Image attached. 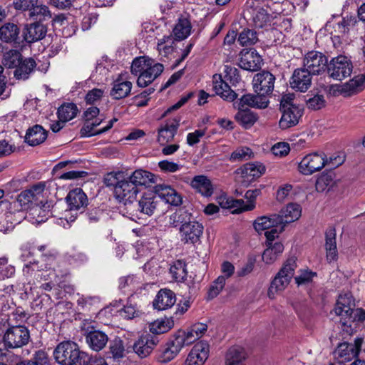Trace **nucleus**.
Wrapping results in <instances>:
<instances>
[{
  "label": "nucleus",
  "mask_w": 365,
  "mask_h": 365,
  "mask_svg": "<svg viewBox=\"0 0 365 365\" xmlns=\"http://www.w3.org/2000/svg\"><path fill=\"white\" fill-rule=\"evenodd\" d=\"M202 232L203 226L196 221L185 222L180 228L181 240L185 243L194 244L198 242Z\"/></svg>",
  "instance_id": "nucleus-11"
},
{
  "label": "nucleus",
  "mask_w": 365,
  "mask_h": 365,
  "mask_svg": "<svg viewBox=\"0 0 365 365\" xmlns=\"http://www.w3.org/2000/svg\"><path fill=\"white\" fill-rule=\"evenodd\" d=\"M110 352L114 359H120L124 356L125 349L122 340L115 339L110 345Z\"/></svg>",
  "instance_id": "nucleus-60"
},
{
  "label": "nucleus",
  "mask_w": 365,
  "mask_h": 365,
  "mask_svg": "<svg viewBox=\"0 0 365 365\" xmlns=\"http://www.w3.org/2000/svg\"><path fill=\"white\" fill-rule=\"evenodd\" d=\"M245 349L239 346H234L229 349L225 356L226 365H244L243 361L246 359Z\"/></svg>",
  "instance_id": "nucleus-39"
},
{
  "label": "nucleus",
  "mask_w": 365,
  "mask_h": 365,
  "mask_svg": "<svg viewBox=\"0 0 365 365\" xmlns=\"http://www.w3.org/2000/svg\"><path fill=\"white\" fill-rule=\"evenodd\" d=\"M176 302L175 294L169 289H161L157 293L153 306L158 311L166 310L171 308Z\"/></svg>",
  "instance_id": "nucleus-16"
},
{
  "label": "nucleus",
  "mask_w": 365,
  "mask_h": 365,
  "mask_svg": "<svg viewBox=\"0 0 365 365\" xmlns=\"http://www.w3.org/2000/svg\"><path fill=\"white\" fill-rule=\"evenodd\" d=\"M353 68L352 62L348 57L339 55L332 58L328 63L327 73L331 78L342 81L350 76Z\"/></svg>",
  "instance_id": "nucleus-4"
},
{
  "label": "nucleus",
  "mask_w": 365,
  "mask_h": 365,
  "mask_svg": "<svg viewBox=\"0 0 365 365\" xmlns=\"http://www.w3.org/2000/svg\"><path fill=\"white\" fill-rule=\"evenodd\" d=\"M312 75L304 68L296 69L291 78V87L301 92H305L311 86Z\"/></svg>",
  "instance_id": "nucleus-17"
},
{
  "label": "nucleus",
  "mask_w": 365,
  "mask_h": 365,
  "mask_svg": "<svg viewBox=\"0 0 365 365\" xmlns=\"http://www.w3.org/2000/svg\"><path fill=\"white\" fill-rule=\"evenodd\" d=\"M255 230L260 233L266 230L280 226V218L277 214L258 217L253 222Z\"/></svg>",
  "instance_id": "nucleus-29"
},
{
  "label": "nucleus",
  "mask_w": 365,
  "mask_h": 365,
  "mask_svg": "<svg viewBox=\"0 0 365 365\" xmlns=\"http://www.w3.org/2000/svg\"><path fill=\"white\" fill-rule=\"evenodd\" d=\"M155 193L168 204L178 206L182 203L180 195L170 186L157 185L154 187Z\"/></svg>",
  "instance_id": "nucleus-21"
},
{
  "label": "nucleus",
  "mask_w": 365,
  "mask_h": 365,
  "mask_svg": "<svg viewBox=\"0 0 365 365\" xmlns=\"http://www.w3.org/2000/svg\"><path fill=\"white\" fill-rule=\"evenodd\" d=\"M78 364L79 365H108L104 359L90 356L86 352L81 355V359Z\"/></svg>",
  "instance_id": "nucleus-64"
},
{
  "label": "nucleus",
  "mask_w": 365,
  "mask_h": 365,
  "mask_svg": "<svg viewBox=\"0 0 365 365\" xmlns=\"http://www.w3.org/2000/svg\"><path fill=\"white\" fill-rule=\"evenodd\" d=\"M46 32L47 28L41 23H32L27 25L24 29V39L28 43H33L43 38Z\"/></svg>",
  "instance_id": "nucleus-23"
},
{
  "label": "nucleus",
  "mask_w": 365,
  "mask_h": 365,
  "mask_svg": "<svg viewBox=\"0 0 365 365\" xmlns=\"http://www.w3.org/2000/svg\"><path fill=\"white\" fill-rule=\"evenodd\" d=\"M78 346L71 341L60 343L54 349L53 356L56 361L61 365H75L79 363L81 355Z\"/></svg>",
  "instance_id": "nucleus-3"
},
{
  "label": "nucleus",
  "mask_w": 365,
  "mask_h": 365,
  "mask_svg": "<svg viewBox=\"0 0 365 365\" xmlns=\"http://www.w3.org/2000/svg\"><path fill=\"white\" fill-rule=\"evenodd\" d=\"M156 343L150 335L140 337L133 344L134 352L140 358L147 357L153 351Z\"/></svg>",
  "instance_id": "nucleus-24"
},
{
  "label": "nucleus",
  "mask_w": 365,
  "mask_h": 365,
  "mask_svg": "<svg viewBox=\"0 0 365 365\" xmlns=\"http://www.w3.org/2000/svg\"><path fill=\"white\" fill-rule=\"evenodd\" d=\"M262 59L255 49L242 50L240 52L239 66L244 70L255 71L261 68Z\"/></svg>",
  "instance_id": "nucleus-13"
},
{
  "label": "nucleus",
  "mask_w": 365,
  "mask_h": 365,
  "mask_svg": "<svg viewBox=\"0 0 365 365\" xmlns=\"http://www.w3.org/2000/svg\"><path fill=\"white\" fill-rule=\"evenodd\" d=\"M361 344V339H356L354 343H341L335 350V355L342 361H349L358 355Z\"/></svg>",
  "instance_id": "nucleus-15"
},
{
  "label": "nucleus",
  "mask_w": 365,
  "mask_h": 365,
  "mask_svg": "<svg viewBox=\"0 0 365 365\" xmlns=\"http://www.w3.org/2000/svg\"><path fill=\"white\" fill-rule=\"evenodd\" d=\"M46 138V131L42 126L36 125L27 130L25 141L31 146H36L44 142Z\"/></svg>",
  "instance_id": "nucleus-34"
},
{
  "label": "nucleus",
  "mask_w": 365,
  "mask_h": 365,
  "mask_svg": "<svg viewBox=\"0 0 365 365\" xmlns=\"http://www.w3.org/2000/svg\"><path fill=\"white\" fill-rule=\"evenodd\" d=\"M274 19L267 9L262 7H256L252 11V21L256 28L263 29L271 26Z\"/></svg>",
  "instance_id": "nucleus-28"
},
{
  "label": "nucleus",
  "mask_w": 365,
  "mask_h": 365,
  "mask_svg": "<svg viewBox=\"0 0 365 365\" xmlns=\"http://www.w3.org/2000/svg\"><path fill=\"white\" fill-rule=\"evenodd\" d=\"M235 119L244 128H249L257 121V116L252 111L242 108L236 113Z\"/></svg>",
  "instance_id": "nucleus-45"
},
{
  "label": "nucleus",
  "mask_w": 365,
  "mask_h": 365,
  "mask_svg": "<svg viewBox=\"0 0 365 365\" xmlns=\"http://www.w3.org/2000/svg\"><path fill=\"white\" fill-rule=\"evenodd\" d=\"M154 61L145 56L135 58L131 64V73L135 76H140L145 73Z\"/></svg>",
  "instance_id": "nucleus-47"
},
{
  "label": "nucleus",
  "mask_w": 365,
  "mask_h": 365,
  "mask_svg": "<svg viewBox=\"0 0 365 365\" xmlns=\"http://www.w3.org/2000/svg\"><path fill=\"white\" fill-rule=\"evenodd\" d=\"M86 339L90 348L96 351L103 349L108 340L107 335L98 330L89 331L86 336Z\"/></svg>",
  "instance_id": "nucleus-30"
},
{
  "label": "nucleus",
  "mask_w": 365,
  "mask_h": 365,
  "mask_svg": "<svg viewBox=\"0 0 365 365\" xmlns=\"http://www.w3.org/2000/svg\"><path fill=\"white\" fill-rule=\"evenodd\" d=\"M123 172H110L104 177V183L107 187L113 186L115 188L123 179Z\"/></svg>",
  "instance_id": "nucleus-57"
},
{
  "label": "nucleus",
  "mask_w": 365,
  "mask_h": 365,
  "mask_svg": "<svg viewBox=\"0 0 365 365\" xmlns=\"http://www.w3.org/2000/svg\"><path fill=\"white\" fill-rule=\"evenodd\" d=\"M15 267L8 264L6 257H0V280H4L12 277L15 274Z\"/></svg>",
  "instance_id": "nucleus-53"
},
{
  "label": "nucleus",
  "mask_w": 365,
  "mask_h": 365,
  "mask_svg": "<svg viewBox=\"0 0 365 365\" xmlns=\"http://www.w3.org/2000/svg\"><path fill=\"white\" fill-rule=\"evenodd\" d=\"M174 38L171 35L164 36L158 41L157 48L163 57H168L174 51Z\"/></svg>",
  "instance_id": "nucleus-46"
},
{
  "label": "nucleus",
  "mask_w": 365,
  "mask_h": 365,
  "mask_svg": "<svg viewBox=\"0 0 365 365\" xmlns=\"http://www.w3.org/2000/svg\"><path fill=\"white\" fill-rule=\"evenodd\" d=\"M34 200L31 192L28 190H25L18 195L16 203H17L18 206L21 207V208L25 209Z\"/></svg>",
  "instance_id": "nucleus-63"
},
{
  "label": "nucleus",
  "mask_w": 365,
  "mask_h": 365,
  "mask_svg": "<svg viewBox=\"0 0 365 365\" xmlns=\"http://www.w3.org/2000/svg\"><path fill=\"white\" fill-rule=\"evenodd\" d=\"M66 201L70 210H78L88 204L87 196L80 188L71 190L66 197Z\"/></svg>",
  "instance_id": "nucleus-22"
},
{
  "label": "nucleus",
  "mask_w": 365,
  "mask_h": 365,
  "mask_svg": "<svg viewBox=\"0 0 365 365\" xmlns=\"http://www.w3.org/2000/svg\"><path fill=\"white\" fill-rule=\"evenodd\" d=\"M38 1L39 0H14L13 6L16 11L29 13Z\"/></svg>",
  "instance_id": "nucleus-59"
},
{
  "label": "nucleus",
  "mask_w": 365,
  "mask_h": 365,
  "mask_svg": "<svg viewBox=\"0 0 365 365\" xmlns=\"http://www.w3.org/2000/svg\"><path fill=\"white\" fill-rule=\"evenodd\" d=\"M116 198L125 205L133 202L138 193V189L129 179H123L114 189Z\"/></svg>",
  "instance_id": "nucleus-9"
},
{
  "label": "nucleus",
  "mask_w": 365,
  "mask_h": 365,
  "mask_svg": "<svg viewBox=\"0 0 365 365\" xmlns=\"http://www.w3.org/2000/svg\"><path fill=\"white\" fill-rule=\"evenodd\" d=\"M262 254V260L267 264L274 263L284 251V245L280 242H272L266 245Z\"/></svg>",
  "instance_id": "nucleus-36"
},
{
  "label": "nucleus",
  "mask_w": 365,
  "mask_h": 365,
  "mask_svg": "<svg viewBox=\"0 0 365 365\" xmlns=\"http://www.w3.org/2000/svg\"><path fill=\"white\" fill-rule=\"evenodd\" d=\"M265 170V166L261 163H249L242 168V174L247 178L252 177V178H257L263 175Z\"/></svg>",
  "instance_id": "nucleus-44"
},
{
  "label": "nucleus",
  "mask_w": 365,
  "mask_h": 365,
  "mask_svg": "<svg viewBox=\"0 0 365 365\" xmlns=\"http://www.w3.org/2000/svg\"><path fill=\"white\" fill-rule=\"evenodd\" d=\"M28 16L30 19L40 23L52 19V13L49 7L46 4H39L38 3L28 13Z\"/></svg>",
  "instance_id": "nucleus-38"
},
{
  "label": "nucleus",
  "mask_w": 365,
  "mask_h": 365,
  "mask_svg": "<svg viewBox=\"0 0 365 365\" xmlns=\"http://www.w3.org/2000/svg\"><path fill=\"white\" fill-rule=\"evenodd\" d=\"M104 94V90L101 88H93L89 91L85 96V101L87 104H94L101 100Z\"/></svg>",
  "instance_id": "nucleus-62"
},
{
  "label": "nucleus",
  "mask_w": 365,
  "mask_h": 365,
  "mask_svg": "<svg viewBox=\"0 0 365 365\" xmlns=\"http://www.w3.org/2000/svg\"><path fill=\"white\" fill-rule=\"evenodd\" d=\"M174 326V321L172 318L158 319L149 325L150 332L155 334L165 333L170 330Z\"/></svg>",
  "instance_id": "nucleus-43"
},
{
  "label": "nucleus",
  "mask_w": 365,
  "mask_h": 365,
  "mask_svg": "<svg viewBox=\"0 0 365 365\" xmlns=\"http://www.w3.org/2000/svg\"><path fill=\"white\" fill-rule=\"evenodd\" d=\"M274 76L269 71H263L255 75L252 79L254 91L256 93L270 95L274 89Z\"/></svg>",
  "instance_id": "nucleus-8"
},
{
  "label": "nucleus",
  "mask_w": 365,
  "mask_h": 365,
  "mask_svg": "<svg viewBox=\"0 0 365 365\" xmlns=\"http://www.w3.org/2000/svg\"><path fill=\"white\" fill-rule=\"evenodd\" d=\"M140 281L133 275H129L120 279L119 287L121 289L130 287V291H133L140 286Z\"/></svg>",
  "instance_id": "nucleus-58"
},
{
  "label": "nucleus",
  "mask_w": 365,
  "mask_h": 365,
  "mask_svg": "<svg viewBox=\"0 0 365 365\" xmlns=\"http://www.w3.org/2000/svg\"><path fill=\"white\" fill-rule=\"evenodd\" d=\"M129 179L136 187L138 185L150 187L156 183L158 177L149 171L138 169L132 173Z\"/></svg>",
  "instance_id": "nucleus-27"
},
{
  "label": "nucleus",
  "mask_w": 365,
  "mask_h": 365,
  "mask_svg": "<svg viewBox=\"0 0 365 365\" xmlns=\"http://www.w3.org/2000/svg\"><path fill=\"white\" fill-rule=\"evenodd\" d=\"M327 163L324 153H312L305 155L299 162V171L306 175H310L321 170Z\"/></svg>",
  "instance_id": "nucleus-6"
},
{
  "label": "nucleus",
  "mask_w": 365,
  "mask_h": 365,
  "mask_svg": "<svg viewBox=\"0 0 365 365\" xmlns=\"http://www.w3.org/2000/svg\"><path fill=\"white\" fill-rule=\"evenodd\" d=\"M325 249L327 252V259L329 262L334 261L337 259V249L336 242L335 230L330 229L326 232Z\"/></svg>",
  "instance_id": "nucleus-40"
},
{
  "label": "nucleus",
  "mask_w": 365,
  "mask_h": 365,
  "mask_svg": "<svg viewBox=\"0 0 365 365\" xmlns=\"http://www.w3.org/2000/svg\"><path fill=\"white\" fill-rule=\"evenodd\" d=\"M132 86L130 81L123 80L121 77H119L113 81L110 96L114 99L118 100L125 98L130 94Z\"/></svg>",
  "instance_id": "nucleus-33"
},
{
  "label": "nucleus",
  "mask_w": 365,
  "mask_h": 365,
  "mask_svg": "<svg viewBox=\"0 0 365 365\" xmlns=\"http://www.w3.org/2000/svg\"><path fill=\"white\" fill-rule=\"evenodd\" d=\"M365 88V73L355 76L347 82L337 86L336 91L345 97L351 96Z\"/></svg>",
  "instance_id": "nucleus-12"
},
{
  "label": "nucleus",
  "mask_w": 365,
  "mask_h": 365,
  "mask_svg": "<svg viewBox=\"0 0 365 365\" xmlns=\"http://www.w3.org/2000/svg\"><path fill=\"white\" fill-rule=\"evenodd\" d=\"M302 214V209L299 205L297 203H289L284 207L279 215L280 218V232L284 230L286 224L294 222L298 220Z\"/></svg>",
  "instance_id": "nucleus-19"
},
{
  "label": "nucleus",
  "mask_w": 365,
  "mask_h": 365,
  "mask_svg": "<svg viewBox=\"0 0 365 365\" xmlns=\"http://www.w3.org/2000/svg\"><path fill=\"white\" fill-rule=\"evenodd\" d=\"M328 59L325 55L319 51H312L308 52L303 61V66L311 74H320L327 69Z\"/></svg>",
  "instance_id": "nucleus-7"
},
{
  "label": "nucleus",
  "mask_w": 365,
  "mask_h": 365,
  "mask_svg": "<svg viewBox=\"0 0 365 365\" xmlns=\"http://www.w3.org/2000/svg\"><path fill=\"white\" fill-rule=\"evenodd\" d=\"M292 107H299L296 102L294 94H283L280 100V110L289 109Z\"/></svg>",
  "instance_id": "nucleus-61"
},
{
  "label": "nucleus",
  "mask_w": 365,
  "mask_h": 365,
  "mask_svg": "<svg viewBox=\"0 0 365 365\" xmlns=\"http://www.w3.org/2000/svg\"><path fill=\"white\" fill-rule=\"evenodd\" d=\"M178 130V125H165L158 130V141L161 145H165L168 142L173 140Z\"/></svg>",
  "instance_id": "nucleus-49"
},
{
  "label": "nucleus",
  "mask_w": 365,
  "mask_h": 365,
  "mask_svg": "<svg viewBox=\"0 0 365 365\" xmlns=\"http://www.w3.org/2000/svg\"><path fill=\"white\" fill-rule=\"evenodd\" d=\"M225 277L219 276L210 286L208 291V298L213 299L216 297L222 290L225 285Z\"/></svg>",
  "instance_id": "nucleus-56"
},
{
  "label": "nucleus",
  "mask_w": 365,
  "mask_h": 365,
  "mask_svg": "<svg viewBox=\"0 0 365 365\" xmlns=\"http://www.w3.org/2000/svg\"><path fill=\"white\" fill-rule=\"evenodd\" d=\"M213 89L217 95L220 96L226 101H233L237 97V93L222 79L220 75L215 74L213 76Z\"/></svg>",
  "instance_id": "nucleus-26"
},
{
  "label": "nucleus",
  "mask_w": 365,
  "mask_h": 365,
  "mask_svg": "<svg viewBox=\"0 0 365 365\" xmlns=\"http://www.w3.org/2000/svg\"><path fill=\"white\" fill-rule=\"evenodd\" d=\"M210 346L204 341H200L195 344L185 361V365H204L209 357Z\"/></svg>",
  "instance_id": "nucleus-10"
},
{
  "label": "nucleus",
  "mask_w": 365,
  "mask_h": 365,
  "mask_svg": "<svg viewBox=\"0 0 365 365\" xmlns=\"http://www.w3.org/2000/svg\"><path fill=\"white\" fill-rule=\"evenodd\" d=\"M22 60V56L19 51L10 50L4 54L3 63L5 66L14 68L17 65H19Z\"/></svg>",
  "instance_id": "nucleus-51"
},
{
  "label": "nucleus",
  "mask_w": 365,
  "mask_h": 365,
  "mask_svg": "<svg viewBox=\"0 0 365 365\" xmlns=\"http://www.w3.org/2000/svg\"><path fill=\"white\" fill-rule=\"evenodd\" d=\"M163 66L159 63H155L149 66V68L140 76H138L137 84L139 87L145 88L150 84L155 78H157L163 72Z\"/></svg>",
  "instance_id": "nucleus-25"
},
{
  "label": "nucleus",
  "mask_w": 365,
  "mask_h": 365,
  "mask_svg": "<svg viewBox=\"0 0 365 365\" xmlns=\"http://www.w3.org/2000/svg\"><path fill=\"white\" fill-rule=\"evenodd\" d=\"M157 206V200L152 192L144 193L138 201V210L144 215L151 216Z\"/></svg>",
  "instance_id": "nucleus-37"
},
{
  "label": "nucleus",
  "mask_w": 365,
  "mask_h": 365,
  "mask_svg": "<svg viewBox=\"0 0 365 365\" xmlns=\"http://www.w3.org/2000/svg\"><path fill=\"white\" fill-rule=\"evenodd\" d=\"M297 268L296 258L291 257L283 264L282 267L272 279L268 289V297L274 299L277 294L282 292L289 285Z\"/></svg>",
  "instance_id": "nucleus-1"
},
{
  "label": "nucleus",
  "mask_w": 365,
  "mask_h": 365,
  "mask_svg": "<svg viewBox=\"0 0 365 365\" xmlns=\"http://www.w3.org/2000/svg\"><path fill=\"white\" fill-rule=\"evenodd\" d=\"M254 153L248 147H240L234 150L230 157L231 161L247 160L253 158Z\"/></svg>",
  "instance_id": "nucleus-52"
},
{
  "label": "nucleus",
  "mask_w": 365,
  "mask_h": 365,
  "mask_svg": "<svg viewBox=\"0 0 365 365\" xmlns=\"http://www.w3.org/2000/svg\"><path fill=\"white\" fill-rule=\"evenodd\" d=\"M170 273L176 282H183L187 274L185 262L180 259L175 261L170 265Z\"/></svg>",
  "instance_id": "nucleus-48"
},
{
  "label": "nucleus",
  "mask_w": 365,
  "mask_h": 365,
  "mask_svg": "<svg viewBox=\"0 0 365 365\" xmlns=\"http://www.w3.org/2000/svg\"><path fill=\"white\" fill-rule=\"evenodd\" d=\"M116 120H117L115 118L112 119L108 122L106 126L101 129H96V127L101 125L103 119H96L94 120V121H84V123L80 130L81 136L91 137L106 133L113 127V123Z\"/></svg>",
  "instance_id": "nucleus-20"
},
{
  "label": "nucleus",
  "mask_w": 365,
  "mask_h": 365,
  "mask_svg": "<svg viewBox=\"0 0 365 365\" xmlns=\"http://www.w3.org/2000/svg\"><path fill=\"white\" fill-rule=\"evenodd\" d=\"M354 307L352 296L349 293H346L339 296L333 311L336 315L346 319L351 317Z\"/></svg>",
  "instance_id": "nucleus-14"
},
{
  "label": "nucleus",
  "mask_w": 365,
  "mask_h": 365,
  "mask_svg": "<svg viewBox=\"0 0 365 365\" xmlns=\"http://www.w3.org/2000/svg\"><path fill=\"white\" fill-rule=\"evenodd\" d=\"M238 41L243 46L252 45L257 41V34L253 30L245 29L240 34Z\"/></svg>",
  "instance_id": "nucleus-55"
},
{
  "label": "nucleus",
  "mask_w": 365,
  "mask_h": 365,
  "mask_svg": "<svg viewBox=\"0 0 365 365\" xmlns=\"http://www.w3.org/2000/svg\"><path fill=\"white\" fill-rule=\"evenodd\" d=\"M192 26L187 18H180L173 28V32L176 40L181 41L187 38L191 33Z\"/></svg>",
  "instance_id": "nucleus-42"
},
{
  "label": "nucleus",
  "mask_w": 365,
  "mask_h": 365,
  "mask_svg": "<svg viewBox=\"0 0 365 365\" xmlns=\"http://www.w3.org/2000/svg\"><path fill=\"white\" fill-rule=\"evenodd\" d=\"M281 111L282 115L279 125L283 130L297 125L303 113L300 107H292V108L281 110Z\"/></svg>",
  "instance_id": "nucleus-18"
},
{
  "label": "nucleus",
  "mask_w": 365,
  "mask_h": 365,
  "mask_svg": "<svg viewBox=\"0 0 365 365\" xmlns=\"http://www.w3.org/2000/svg\"><path fill=\"white\" fill-rule=\"evenodd\" d=\"M5 345L11 349H16L26 345L30 340L28 328L21 325H13L7 329L3 337Z\"/></svg>",
  "instance_id": "nucleus-5"
},
{
  "label": "nucleus",
  "mask_w": 365,
  "mask_h": 365,
  "mask_svg": "<svg viewBox=\"0 0 365 365\" xmlns=\"http://www.w3.org/2000/svg\"><path fill=\"white\" fill-rule=\"evenodd\" d=\"M78 110L76 104L68 103L63 104L58 110L59 120L68 122L76 117Z\"/></svg>",
  "instance_id": "nucleus-50"
},
{
  "label": "nucleus",
  "mask_w": 365,
  "mask_h": 365,
  "mask_svg": "<svg viewBox=\"0 0 365 365\" xmlns=\"http://www.w3.org/2000/svg\"><path fill=\"white\" fill-rule=\"evenodd\" d=\"M259 193V190H249L245 193L247 201L242 199L235 200L226 195H222L217 198L219 205L224 209L232 210V213H240L252 210L255 207V199Z\"/></svg>",
  "instance_id": "nucleus-2"
},
{
  "label": "nucleus",
  "mask_w": 365,
  "mask_h": 365,
  "mask_svg": "<svg viewBox=\"0 0 365 365\" xmlns=\"http://www.w3.org/2000/svg\"><path fill=\"white\" fill-rule=\"evenodd\" d=\"M182 349L179 342L174 339L168 342L166 346L161 351L158 356V360L161 363H168L173 360Z\"/></svg>",
  "instance_id": "nucleus-35"
},
{
  "label": "nucleus",
  "mask_w": 365,
  "mask_h": 365,
  "mask_svg": "<svg viewBox=\"0 0 365 365\" xmlns=\"http://www.w3.org/2000/svg\"><path fill=\"white\" fill-rule=\"evenodd\" d=\"M19 34V29L15 24L6 23L0 27V39L4 42H15Z\"/></svg>",
  "instance_id": "nucleus-41"
},
{
  "label": "nucleus",
  "mask_w": 365,
  "mask_h": 365,
  "mask_svg": "<svg viewBox=\"0 0 365 365\" xmlns=\"http://www.w3.org/2000/svg\"><path fill=\"white\" fill-rule=\"evenodd\" d=\"M175 339L178 342H179L182 348L185 346H188L199 339L198 336H196L191 328L187 331L178 334L175 336Z\"/></svg>",
  "instance_id": "nucleus-54"
},
{
  "label": "nucleus",
  "mask_w": 365,
  "mask_h": 365,
  "mask_svg": "<svg viewBox=\"0 0 365 365\" xmlns=\"http://www.w3.org/2000/svg\"><path fill=\"white\" fill-rule=\"evenodd\" d=\"M190 185L204 197H210L213 193V186L210 179L205 175H197L193 178Z\"/></svg>",
  "instance_id": "nucleus-31"
},
{
  "label": "nucleus",
  "mask_w": 365,
  "mask_h": 365,
  "mask_svg": "<svg viewBox=\"0 0 365 365\" xmlns=\"http://www.w3.org/2000/svg\"><path fill=\"white\" fill-rule=\"evenodd\" d=\"M36 64L35 61L31 58L23 59L19 65H17L14 68V76L16 79L19 81L27 80L31 73L34 71Z\"/></svg>",
  "instance_id": "nucleus-32"
}]
</instances>
